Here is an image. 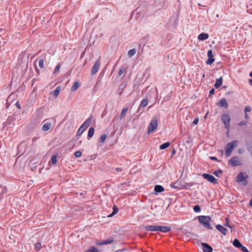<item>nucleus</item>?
I'll return each mask as SVG.
<instances>
[{
  "label": "nucleus",
  "instance_id": "nucleus-24",
  "mask_svg": "<svg viewBox=\"0 0 252 252\" xmlns=\"http://www.w3.org/2000/svg\"><path fill=\"white\" fill-rule=\"evenodd\" d=\"M60 91H61V87L58 86L55 89V90L53 91V95L55 97H57L58 96V95L60 92Z\"/></svg>",
  "mask_w": 252,
  "mask_h": 252
},
{
  "label": "nucleus",
  "instance_id": "nucleus-15",
  "mask_svg": "<svg viewBox=\"0 0 252 252\" xmlns=\"http://www.w3.org/2000/svg\"><path fill=\"white\" fill-rule=\"evenodd\" d=\"M216 227L218 231H219L223 235H226V232L227 230L225 227L222 226L221 225L217 224L216 226Z\"/></svg>",
  "mask_w": 252,
  "mask_h": 252
},
{
  "label": "nucleus",
  "instance_id": "nucleus-36",
  "mask_svg": "<svg viewBox=\"0 0 252 252\" xmlns=\"http://www.w3.org/2000/svg\"><path fill=\"white\" fill-rule=\"evenodd\" d=\"M41 247V243L38 242L35 245V249L37 251H39Z\"/></svg>",
  "mask_w": 252,
  "mask_h": 252
},
{
  "label": "nucleus",
  "instance_id": "nucleus-21",
  "mask_svg": "<svg viewBox=\"0 0 252 252\" xmlns=\"http://www.w3.org/2000/svg\"><path fill=\"white\" fill-rule=\"evenodd\" d=\"M233 245L235 247L237 248H240L242 246V245L241 244V243L240 242L238 239H234V240L233 242Z\"/></svg>",
  "mask_w": 252,
  "mask_h": 252
},
{
  "label": "nucleus",
  "instance_id": "nucleus-33",
  "mask_svg": "<svg viewBox=\"0 0 252 252\" xmlns=\"http://www.w3.org/2000/svg\"><path fill=\"white\" fill-rule=\"evenodd\" d=\"M193 211L195 212V213H199L200 211H201V208L198 205H195L194 207H193Z\"/></svg>",
  "mask_w": 252,
  "mask_h": 252
},
{
  "label": "nucleus",
  "instance_id": "nucleus-4",
  "mask_svg": "<svg viewBox=\"0 0 252 252\" xmlns=\"http://www.w3.org/2000/svg\"><path fill=\"white\" fill-rule=\"evenodd\" d=\"M249 178V176L246 173L240 172L236 177V182L238 183L243 182L244 186L248 184L247 179Z\"/></svg>",
  "mask_w": 252,
  "mask_h": 252
},
{
  "label": "nucleus",
  "instance_id": "nucleus-54",
  "mask_svg": "<svg viewBox=\"0 0 252 252\" xmlns=\"http://www.w3.org/2000/svg\"><path fill=\"white\" fill-rule=\"evenodd\" d=\"M238 153H239V154H242V153H243V150H242V149H239V150H238Z\"/></svg>",
  "mask_w": 252,
  "mask_h": 252
},
{
  "label": "nucleus",
  "instance_id": "nucleus-28",
  "mask_svg": "<svg viewBox=\"0 0 252 252\" xmlns=\"http://www.w3.org/2000/svg\"><path fill=\"white\" fill-rule=\"evenodd\" d=\"M127 110H128V108L127 107L125 108L122 110L121 116L120 117V120H122L124 118V117L126 115V113L127 111Z\"/></svg>",
  "mask_w": 252,
  "mask_h": 252
},
{
  "label": "nucleus",
  "instance_id": "nucleus-17",
  "mask_svg": "<svg viewBox=\"0 0 252 252\" xmlns=\"http://www.w3.org/2000/svg\"><path fill=\"white\" fill-rule=\"evenodd\" d=\"M164 190V188L161 185H156L154 188V191L156 194L163 191Z\"/></svg>",
  "mask_w": 252,
  "mask_h": 252
},
{
  "label": "nucleus",
  "instance_id": "nucleus-25",
  "mask_svg": "<svg viewBox=\"0 0 252 252\" xmlns=\"http://www.w3.org/2000/svg\"><path fill=\"white\" fill-rule=\"evenodd\" d=\"M94 132V127H90L88 131V137L90 138L93 137Z\"/></svg>",
  "mask_w": 252,
  "mask_h": 252
},
{
  "label": "nucleus",
  "instance_id": "nucleus-12",
  "mask_svg": "<svg viewBox=\"0 0 252 252\" xmlns=\"http://www.w3.org/2000/svg\"><path fill=\"white\" fill-rule=\"evenodd\" d=\"M201 245L203 247V252H212L213 248L207 243H202Z\"/></svg>",
  "mask_w": 252,
  "mask_h": 252
},
{
  "label": "nucleus",
  "instance_id": "nucleus-49",
  "mask_svg": "<svg viewBox=\"0 0 252 252\" xmlns=\"http://www.w3.org/2000/svg\"><path fill=\"white\" fill-rule=\"evenodd\" d=\"M210 158L213 160H216L218 161H220V160H219L218 159L215 157H210Z\"/></svg>",
  "mask_w": 252,
  "mask_h": 252
},
{
  "label": "nucleus",
  "instance_id": "nucleus-2",
  "mask_svg": "<svg viewBox=\"0 0 252 252\" xmlns=\"http://www.w3.org/2000/svg\"><path fill=\"white\" fill-rule=\"evenodd\" d=\"M198 220L200 224L208 229H212L210 222L211 218L209 216H199L198 217Z\"/></svg>",
  "mask_w": 252,
  "mask_h": 252
},
{
  "label": "nucleus",
  "instance_id": "nucleus-8",
  "mask_svg": "<svg viewBox=\"0 0 252 252\" xmlns=\"http://www.w3.org/2000/svg\"><path fill=\"white\" fill-rule=\"evenodd\" d=\"M158 124L157 119L155 118L152 120L148 128V132H152L156 130L158 126Z\"/></svg>",
  "mask_w": 252,
  "mask_h": 252
},
{
  "label": "nucleus",
  "instance_id": "nucleus-41",
  "mask_svg": "<svg viewBox=\"0 0 252 252\" xmlns=\"http://www.w3.org/2000/svg\"><path fill=\"white\" fill-rule=\"evenodd\" d=\"M207 56H208V58H213L214 57L213 52H212V51L211 50H209L208 51Z\"/></svg>",
  "mask_w": 252,
  "mask_h": 252
},
{
  "label": "nucleus",
  "instance_id": "nucleus-9",
  "mask_svg": "<svg viewBox=\"0 0 252 252\" xmlns=\"http://www.w3.org/2000/svg\"><path fill=\"white\" fill-rule=\"evenodd\" d=\"M114 242V238L113 237H110L107 240L102 241H97L96 244L97 245L101 246L110 244Z\"/></svg>",
  "mask_w": 252,
  "mask_h": 252
},
{
  "label": "nucleus",
  "instance_id": "nucleus-48",
  "mask_svg": "<svg viewBox=\"0 0 252 252\" xmlns=\"http://www.w3.org/2000/svg\"><path fill=\"white\" fill-rule=\"evenodd\" d=\"M215 93V89L214 88L211 89L209 91V95L213 94Z\"/></svg>",
  "mask_w": 252,
  "mask_h": 252
},
{
  "label": "nucleus",
  "instance_id": "nucleus-7",
  "mask_svg": "<svg viewBox=\"0 0 252 252\" xmlns=\"http://www.w3.org/2000/svg\"><path fill=\"white\" fill-rule=\"evenodd\" d=\"M204 179L208 180L211 183L216 184L218 183L217 180L212 175L204 173L202 175Z\"/></svg>",
  "mask_w": 252,
  "mask_h": 252
},
{
  "label": "nucleus",
  "instance_id": "nucleus-16",
  "mask_svg": "<svg viewBox=\"0 0 252 252\" xmlns=\"http://www.w3.org/2000/svg\"><path fill=\"white\" fill-rule=\"evenodd\" d=\"M127 83L125 82H123L120 85H119L118 89L117 92L119 94H121L124 90V89L126 86Z\"/></svg>",
  "mask_w": 252,
  "mask_h": 252
},
{
  "label": "nucleus",
  "instance_id": "nucleus-6",
  "mask_svg": "<svg viewBox=\"0 0 252 252\" xmlns=\"http://www.w3.org/2000/svg\"><path fill=\"white\" fill-rule=\"evenodd\" d=\"M228 164L232 166H237L241 164V161L239 160L237 156L232 157L228 160Z\"/></svg>",
  "mask_w": 252,
  "mask_h": 252
},
{
  "label": "nucleus",
  "instance_id": "nucleus-34",
  "mask_svg": "<svg viewBox=\"0 0 252 252\" xmlns=\"http://www.w3.org/2000/svg\"><path fill=\"white\" fill-rule=\"evenodd\" d=\"M126 68L124 67H121L119 71V72H118V74L119 76H121V75H122L125 71H126Z\"/></svg>",
  "mask_w": 252,
  "mask_h": 252
},
{
  "label": "nucleus",
  "instance_id": "nucleus-3",
  "mask_svg": "<svg viewBox=\"0 0 252 252\" xmlns=\"http://www.w3.org/2000/svg\"><path fill=\"white\" fill-rule=\"evenodd\" d=\"M239 142L237 140H233L227 143L225 147V155L226 157H229L234 148L238 145Z\"/></svg>",
  "mask_w": 252,
  "mask_h": 252
},
{
  "label": "nucleus",
  "instance_id": "nucleus-51",
  "mask_svg": "<svg viewBox=\"0 0 252 252\" xmlns=\"http://www.w3.org/2000/svg\"><path fill=\"white\" fill-rule=\"evenodd\" d=\"M245 118L246 119V120H248L249 119V115H248L247 113H245Z\"/></svg>",
  "mask_w": 252,
  "mask_h": 252
},
{
  "label": "nucleus",
  "instance_id": "nucleus-56",
  "mask_svg": "<svg viewBox=\"0 0 252 252\" xmlns=\"http://www.w3.org/2000/svg\"><path fill=\"white\" fill-rule=\"evenodd\" d=\"M250 76L252 77V71L250 72Z\"/></svg>",
  "mask_w": 252,
  "mask_h": 252
},
{
  "label": "nucleus",
  "instance_id": "nucleus-58",
  "mask_svg": "<svg viewBox=\"0 0 252 252\" xmlns=\"http://www.w3.org/2000/svg\"><path fill=\"white\" fill-rule=\"evenodd\" d=\"M221 153L223 154V151L222 150L221 151Z\"/></svg>",
  "mask_w": 252,
  "mask_h": 252
},
{
  "label": "nucleus",
  "instance_id": "nucleus-43",
  "mask_svg": "<svg viewBox=\"0 0 252 252\" xmlns=\"http://www.w3.org/2000/svg\"><path fill=\"white\" fill-rule=\"evenodd\" d=\"M252 110V108L250 106H246L245 108L244 111L245 113H247V112H250Z\"/></svg>",
  "mask_w": 252,
  "mask_h": 252
},
{
  "label": "nucleus",
  "instance_id": "nucleus-53",
  "mask_svg": "<svg viewBox=\"0 0 252 252\" xmlns=\"http://www.w3.org/2000/svg\"><path fill=\"white\" fill-rule=\"evenodd\" d=\"M116 170L118 172H120L122 171V168L121 167H117L116 168Z\"/></svg>",
  "mask_w": 252,
  "mask_h": 252
},
{
  "label": "nucleus",
  "instance_id": "nucleus-37",
  "mask_svg": "<svg viewBox=\"0 0 252 252\" xmlns=\"http://www.w3.org/2000/svg\"><path fill=\"white\" fill-rule=\"evenodd\" d=\"M51 161L53 164H55L57 162V155H53L51 157Z\"/></svg>",
  "mask_w": 252,
  "mask_h": 252
},
{
  "label": "nucleus",
  "instance_id": "nucleus-26",
  "mask_svg": "<svg viewBox=\"0 0 252 252\" xmlns=\"http://www.w3.org/2000/svg\"><path fill=\"white\" fill-rule=\"evenodd\" d=\"M107 136L106 134L101 135L99 139V142L101 144H103L107 138Z\"/></svg>",
  "mask_w": 252,
  "mask_h": 252
},
{
  "label": "nucleus",
  "instance_id": "nucleus-39",
  "mask_svg": "<svg viewBox=\"0 0 252 252\" xmlns=\"http://www.w3.org/2000/svg\"><path fill=\"white\" fill-rule=\"evenodd\" d=\"M247 123H248V121L247 120H246V121H242L239 122L238 124V125L239 126H243L246 125L247 124Z\"/></svg>",
  "mask_w": 252,
  "mask_h": 252
},
{
  "label": "nucleus",
  "instance_id": "nucleus-50",
  "mask_svg": "<svg viewBox=\"0 0 252 252\" xmlns=\"http://www.w3.org/2000/svg\"><path fill=\"white\" fill-rule=\"evenodd\" d=\"M126 250V249H121V250H119L116 251L115 252H123L125 251Z\"/></svg>",
  "mask_w": 252,
  "mask_h": 252
},
{
  "label": "nucleus",
  "instance_id": "nucleus-30",
  "mask_svg": "<svg viewBox=\"0 0 252 252\" xmlns=\"http://www.w3.org/2000/svg\"><path fill=\"white\" fill-rule=\"evenodd\" d=\"M136 52V50L134 48L130 49L128 52L127 55L129 57H131L135 54Z\"/></svg>",
  "mask_w": 252,
  "mask_h": 252
},
{
  "label": "nucleus",
  "instance_id": "nucleus-40",
  "mask_svg": "<svg viewBox=\"0 0 252 252\" xmlns=\"http://www.w3.org/2000/svg\"><path fill=\"white\" fill-rule=\"evenodd\" d=\"M82 155V152L80 151H76L74 154V156L76 158H80L81 157Z\"/></svg>",
  "mask_w": 252,
  "mask_h": 252
},
{
  "label": "nucleus",
  "instance_id": "nucleus-1",
  "mask_svg": "<svg viewBox=\"0 0 252 252\" xmlns=\"http://www.w3.org/2000/svg\"><path fill=\"white\" fill-rule=\"evenodd\" d=\"M93 119V117L90 116L80 126L78 129L76 136L77 137L80 136L84 131L90 126Z\"/></svg>",
  "mask_w": 252,
  "mask_h": 252
},
{
  "label": "nucleus",
  "instance_id": "nucleus-11",
  "mask_svg": "<svg viewBox=\"0 0 252 252\" xmlns=\"http://www.w3.org/2000/svg\"><path fill=\"white\" fill-rule=\"evenodd\" d=\"M217 105L220 107H223L225 109H227L228 107V103L224 98H221L218 102H217Z\"/></svg>",
  "mask_w": 252,
  "mask_h": 252
},
{
  "label": "nucleus",
  "instance_id": "nucleus-44",
  "mask_svg": "<svg viewBox=\"0 0 252 252\" xmlns=\"http://www.w3.org/2000/svg\"><path fill=\"white\" fill-rule=\"evenodd\" d=\"M176 184H177L176 183H172L170 185V187L172 188H174V189H179V188L177 186H176Z\"/></svg>",
  "mask_w": 252,
  "mask_h": 252
},
{
  "label": "nucleus",
  "instance_id": "nucleus-13",
  "mask_svg": "<svg viewBox=\"0 0 252 252\" xmlns=\"http://www.w3.org/2000/svg\"><path fill=\"white\" fill-rule=\"evenodd\" d=\"M144 229L149 231H158V225H147L144 226Z\"/></svg>",
  "mask_w": 252,
  "mask_h": 252
},
{
  "label": "nucleus",
  "instance_id": "nucleus-10",
  "mask_svg": "<svg viewBox=\"0 0 252 252\" xmlns=\"http://www.w3.org/2000/svg\"><path fill=\"white\" fill-rule=\"evenodd\" d=\"M100 64V62L99 60H96L95 61V62L94 63L92 67V69L91 70V74L92 75H94L97 73V72L99 68Z\"/></svg>",
  "mask_w": 252,
  "mask_h": 252
},
{
  "label": "nucleus",
  "instance_id": "nucleus-27",
  "mask_svg": "<svg viewBox=\"0 0 252 252\" xmlns=\"http://www.w3.org/2000/svg\"><path fill=\"white\" fill-rule=\"evenodd\" d=\"M79 83L78 82H75L73 85V86L71 87V91L72 92L76 91L79 88Z\"/></svg>",
  "mask_w": 252,
  "mask_h": 252
},
{
  "label": "nucleus",
  "instance_id": "nucleus-57",
  "mask_svg": "<svg viewBox=\"0 0 252 252\" xmlns=\"http://www.w3.org/2000/svg\"><path fill=\"white\" fill-rule=\"evenodd\" d=\"M205 77V74H203L202 75V77Z\"/></svg>",
  "mask_w": 252,
  "mask_h": 252
},
{
  "label": "nucleus",
  "instance_id": "nucleus-38",
  "mask_svg": "<svg viewBox=\"0 0 252 252\" xmlns=\"http://www.w3.org/2000/svg\"><path fill=\"white\" fill-rule=\"evenodd\" d=\"M44 61L42 59H40L39 60V63H38L39 66L41 68H43V67H44Z\"/></svg>",
  "mask_w": 252,
  "mask_h": 252
},
{
  "label": "nucleus",
  "instance_id": "nucleus-42",
  "mask_svg": "<svg viewBox=\"0 0 252 252\" xmlns=\"http://www.w3.org/2000/svg\"><path fill=\"white\" fill-rule=\"evenodd\" d=\"M240 248L242 252H250L248 249L246 247L243 246V245Z\"/></svg>",
  "mask_w": 252,
  "mask_h": 252
},
{
  "label": "nucleus",
  "instance_id": "nucleus-5",
  "mask_svg": "<svg viewBox=\"0 0 252 252\" xmlns=\"http://www.w3.org/2000/svg\"><path fill=\"white\" fill-rule=\"evenodd\" d=\"M221 121L224 125L225 127L227 129H229L230 127V122L231 120L229 114H223L221 116Z\"/></svg>",
  "mask_w": 252,
  "mask_h": 252
},
{
  "label": "nucleus",
  "instance_id": "nucleus-14",
  "mask_svg": "<svg viewBox=\"0 0 252 252\" xmlns=\"http://www.w3.org/2000/svg\"><path fill=\"white\" fill-rule=\"evenodd\" d=\"M170 230L171 228L168 226L158 225V231H160L163 233H167Z\"/></svg>",
  "mask_w": 252,
  "mask_h": 252
},
{
  "label": "nucleus",
  "instance_id": "nucleus-22",
  "mask_svg": "<svg viewBox=\"0 0 252 252\" xmlns=\"http://www.w3.org/2000/svg\"><path fill=\"white\" fill-rule=\"evenodd\" d=\"M118 211H119V210H118V207L116 205H114L113 207V212H112L111 214L109 215L108 216V217H113V216H114L115 214H116L118 212Z\"/></svg>",
  "mask_w": 252,
  "mask_h": 252
},
{
  "label": "nucleus",
  "instance_id": "nucleus-55",
  "mask_svg": "<svg viewBox=\"0 0 252 252\" xmlns=\"http://www.w3.org/2000/svg\"><path fill=\"white\" fill-rule=\"evenodd\" d=\"M249 83L252 86V79L249 80Z\"/></svg>",
  "mask_w": 252,
  "mask_h": 252
},
{
  "label": "nucleus",
  "instance_id": "nucleus-46",
  "mask_svg": "<svg viewBox=\"0 0 252 252\" xmlns=\"http://www.w3.org/2000/svg\"><path fill=\"white\" fill-rule=\"evenodd\" d=\"M60 68V64L57 65L56 66V67H55V69L54 70V74L56 73L58 71H59Z\"/></svg>",
  "mask_w": 252,
  "mask_h": 252
},
{
  "label": "nucleus",
  "instance_id": "nucleus-19",
  "mask_svg": "<svg viewBox=\"0 0 252 252\" xmlns=\"http://www.w3.org/2000/svg\"><path fill=\"white\" fill-rule=\"evenodd\" d=\"M51 127V124L50 123H49V122H47V123H45L42 127V130L43 131H48L49 130Z\"/></svg>",
  "mask_w": 252,
  "mask_h": 252
},
{
  "label": "nucleus",
  "instance_id": "nucleus-35",
  "mask_svg": "<svg viewBox=\"0 0 252 252\" xmlns=\"http://www.w3.org/2000/svg\"><path fill=\"white\" fill-rule=\"evenodd\" d=\"M222 173V171L221 170V169H219L218 170V171H214V174L216 176V177H220V174H221Z\"/></svg>",
  "mask_w": 252,
  "mask_h": 252
},
{
  "label": "nucleus",
  "instance_id": "nucleus-52",
  "mask_svg": "<svg viewBox=\"0 0 252 252\" xmlns=\"http://www.w3.org/2000/svg\"><path fill=\"white\" fill-rule=\"evenodd\" d=\"M15 105H16V106L19 108L20 109V105L19 103V102H17L15 104Z\"/></svg>",
  "mask_w": 252,
  "mask_h": 252
},
{
  "label": "nucleus",
  "instance_id": "nucleus-32",
  "mask_svg": "<svg viewBox=\"0 0 252 252\" xmlns=\"http://www.w3.org/2000/svg\"><path fill=\"white\" fill-rule=\"evenodd\" d=\"M84 252H98V251L95 247H92Z\"/></svg>",
  "mask_w": 252,
  "mask_h": 252
},
{
  "label": "nucleus",
  "instance_id": "nucleus-20",
  "mask_svg": "<svg viewBox=\"0 0 252 252\" xmlns=\"http://www.w3.org/2000/svg\"><path fill=\"white\" fill-rule=\"evenodd\" d=\"M222 83V78L220 77V78L217 79L215 84V87L216 88H219Z\"/></svg>",
  "mask_w": 252,
  "mask_h": 252
},
{
  "label": "nucleus",
  "instance_id": "nucleus-23",
  "mask_svg": "<svg viewBox=\"0 0 252 252\" xmlns=\"http://www.w3.org/2000/svg\"><path fill=\"white\" fill-rule=\"evenodd\" d=\"M170 145V143L167 142L160 145L159 146L160 150H164L168 148Z\"/></svg>",
  "mask_w": 252,
  "mask_h": 252
},
{
  "label": "nucleus",
  "instance_id": "nucleus-29",
  "mask_svg": "<svg viewBox=\"0 0 252 252\" xmlns=\"http://www.w3.org/2000/svg\"><path fill=\"white\" fill-rule=\"evenodd\" d=\"M148 103V99L147 98H145L143 99L141 102L140 106L142 107H146Z\"/></svg>",
  "mask_w": 252,
  "mask_h": 252
},
{
  "label": "nucleus",
  "instance_id": "nucleus-45",
  "mask_svg": "<svg viewBox=\"0 0 252 252\" xmlns=\"http://www.w3.org/2000/svg\"><path fill=\"white\" fill-rule=\"evenodd\" d=\"M225 220H226V223H225V225L226 226H227V227H229V228H232V227L231 225H230L229 224V222H228V218H226V219H225Z\"/></svg>",
  "mask_w": 252,
  "mask_h": 252
},
{
  "label": "nucleus",
  "instance_id": "nucleus-47",
  "mask_svg": "<svg viewBox=\"0 0 252 252\" xmlns=\"http://www.w3.org/2000/svg\"><path fill=\"white\" fill-rule=\"evenodd\" d=\"M198 122H199V119H198V118H195L194 119V120H193V121L192 123H193V124H194V125H197V124L198 123Z\"/></svg>",
  "mask_w": 252,
  "mask_h": 252
},
{
  "label": "nucleus",
  "instance_id": "nucleus-31",
  "mask_svg": "<svg viewBox=\"0 0 252 252\" xmlns=\"http://www.w3.org/2000/svg\"><path fill=\"white\" fill-rule=\"evenodd\" d=\"M215 62V59L213 58H208V60L206 61V64L208 65L212 64Z\"/></svg>",
  "mask_w": 252,
  "mask_h": 252
},
{
  "label": "nucleus",
  "instance_id": "nucleus-18",
  "mask_svg": "<svg viewBox=\"0 0 252 252\" xmlns=\"http://www.w3.org/2000/svg\"><path fill=\"white\" fill-rule=\"evenodd\" d=\"M209 35L208 33L202 32L199 34L198 39L200 40H205L208 39Z\"/></svg>",
  "mask_w": 252,
  "mask_h": 252
}]
</instances>
